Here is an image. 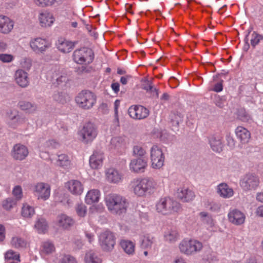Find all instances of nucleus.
I'll return each instance as SVG.
<instances>
[{"label":"nucleus","mask_w":263,"mask_h":263,"mask_svg":"<svg viewBox=\"0 0 263 263\" xmlns=\"http://www.w3.org/2000/svg\"><path fill=\"white\" fill-rule=\"evenodd\" d=\"M10 245L14 248L22 249L26 248L28 246V242L24 237L20 235H14L11 239Z\"/></svg>","instance_id":"bb28decb"},{"label":"nucleus","mask_w":263,"mask_h":263,"mask_svg":"<svg viewBox=\"0 0 263 263\" xmlns=\"http://www.w3.org/2000/svg\"><path fill=\"white\" fill-rule=\"evenodd\" d=\"M34 214V209L27 204H24L22 210V215L24 217H30Z\"/></svg>","instance_id":"a18cd8bd"},{"label":"nucleus","mask_w":263,"mask_h":263,"mask_svg":"<svg viewBox=\"0 0 263 263\" xmlns=\"http://www.w3.org/2000/svg\"><path fill=\"white\" fill-rule=\"evenodd\" d=\"M32 50L36 53H43L51 47V43L41 37L34 38L31 40L29 43Z\"/></svg>","instance_id":"9b49d317"},{"label":"nucleus","mask_w":263,"mask_h":263,"mask_svg":"<svg viewBox=\"0 0 263 263\" xmlns=\"http://www.w3.org/2000/svg\"><path fill=\"white\" fill-rule=\"evenodd\" d=\"M57 222L59 227L63 229H68L71 227L73 223V220L65 214H61L57 217Z\"/></svg>","instance_id":"7c9ffc66"},{"label":"nucleus","mask_w":263,"mask_h":263,"mask_svg":"<svg viewBox=\"0 0 263 263\" xmlns=\"http://www.w3.org/2000/svg\"><path fill=\"white\" fill-rule=\"evenodd\" d=\"M22 67L24 69L29 70L32 65L31 61L28 59H24V61L21 63Z\"/></svg>","instance_id":"13d9d810"},{"label":"nucleus","mask_w":263,"mask_h":263,"mask_svg":"<svg viewBox=\"0 0 263 263\" xmlns=\"http://www.w3.org/2000/svg\"><path fill=\"white\" fill-rule=\"evenodd\" d=\"M209 142L213 151L218 153L222 151L223 145L220 137H212Z\"/></svg>","instance_id":"c9c22d12"},{"label":"nucleus","mask_w":263,"mask_h":263,"mask_svg":"<svg viewBox=\"0 0 263 263\" xmlns=\"http://www.w3.org/2000/svg\"><path fill=\"white\" fill-rule=\"evenodd\" d=\"M105 175L107 181L112 183H118L121 182L123 179L122 174L114 168L107 169Z\"/></svg>","instance_id":"b1692460"},{"label":"nucleus","mask_w":263,"mask_h":263,"mask_svg":"<svg viewBox=\"0 0 263 263\" xmlns=\"http://www.w3.org/2000/svg\"><path fill=\"white\" fill-rule=\"evenodd\" d=\"M263 40V36L257 33L255 31L249 32L246 37V40L250 41L251 46L254 47L259 42Z\"/></svg>","instance_id":"72a5a7b5"},{"label":"nucleus","mask_w":263,"mask_h":263,"mask_svg":"<svg viewBox=\"0 0 263 263\" xmlns=\"http://www.w3.org/2000/svg\"><path fill=\"white\" fill-rule=\"evenodd\" d=\"M239 184L244 190H255L259 185V180L257 176L252 174H248L240 179Z\"/></svg>","instance_id":"f8f14e48"},{"label":"nucleus","mask_w":263,"mask_h":263,"mask_svg":"<svg viewBox=\"0 0 263 263\" xmlns=\"http://www.w3.org/2000/svg\"><path fill=\"white\" fill-rule=\"evenodd\" d=\"M120 106V101L117 100L114 102V111H115V121L116 122V124L119 125V120L118 116V108Z\"/></svg>","instance_id":"5fc2aeb1"},{"label":"nucleus","mask_w":263,"mask_h":263,"mask_svg":"<svg viewBox=\"0 0 263 263\" xmlns=\"http://www.w3.org/2000/svg\"><path fill=\"white\" fill-rule=\"evenodd\" d=\"M85 236L88 239V240L89 242H91L95 240V235L94 234L90 231H88L86 229H85L84 231Z\"/></svg>","instance_id":"bf43d9fd"},{"label":"nucleus","mask_w":263,"mask_h":263,"mask_svg":"<svg viewBox=\"0 0 263 263\" xmlns=\"http://www.w3.org/2000/svg\"><path fill=\"white\" fill-rule=\"evenodd\" d=\"M57 263H77L76 259L70 255L60 256Z\"/></svg>","instance_id":"de8ad7c7"},{"label":"nucleus","mask_w":263,"mask_h":263,"mask_svg":"<svg viewBox=\"0 0 263 263\" xmlns=\"http://www.w3.org/2000/svg\"><path fill=\"white\" fill-rule=\"evenodd\" d=\"M177 197L182 202H190L194 199L195 195L191 190L182 187L178 189Z\"/></svg>","instance_id":"a878e982"},{"label":"nucleus","mask_w":263,"mask_h":263,"mask_svg":"<svg viewBox=\"0 0 263 263\" xmlns=\"http://www.w3.org/2000/svg\"><path fill=\"white\" fill-rule=\"evenodd\" d=\"M133 153L135 155L142 157L145 154L146 152L141 146L136 145L133 148Z\"/></svg>","instance_id":"603ef678"},{"label":"nucleus","mask_w":263,"mask_h":263,"mask_svg":"<svg viewBox=\"0 0 263 263\" xmlns=\"http://www.w3.org/2000/svg\"><path fill=\"white\" fill-rule=\"evenodd\" d=\"M156 212L164 216L176 215L181 210V204L173 199L164 197L160 198L155 204Z\"/></svg>","instance_id":"f03ea898"},{"label":"nucleus","mask_w":263,"mask_h":263,"mask_svg":"<svg viewBox=\"0 0 263 263\" xmlns=\"http://www.w3.org/2000/svg\"><path fill=\"white\" fill-rule=\"evenodd\" d=\"M110 144L115 148L119 149L125 147V142L123 138L116 137L111 139Z\"/></svg>","instance_id":"a19ab883"},{"label":"nucleus","mask_w":263,"mask_h":263,"mask_svg":"<svg viewBox=\"0 0 263 263\" xmlns=\"http://www.w3.org/2000/svg\"><path fill=\"white\" fill-rule=\"evenodd\" d=\"M111 87L116 93H117L120 90V85L117 82L112 83Z\"/></svg>","instance_id":"69168bd1"},{"label":"nucleus","mask_w":263,"mask_h":263,"mask_svg":"<svg viewBox=\"0 0 263 263\" xmlns=\"http://www.w3.org/2000/svg\"><path fill=\"white\" fill-rule=\"evenodd\" d=\"M208 208L212 212H218L220 209V205L218 203L212 202L208 204Z\"/></svg>","instance_id":"4d7b16f0"},{"label":"nucleus","mask_w":263,"mask_h":263,"mask_svg":"<svg viewBox=\"0 0 263 263\" xmlns=\"http://www.w3.org/2000/svg\"><path fill=\"white\" fill-rule=\"evenodd\" d=\"M108 210L113 214H121L125 213L128 206L127 200L117 194H109L105 198Z\"/></svg>","instance_id":"7ed1b4c3"},{"label":"nucleus","mask_w":263,"mask_h":263,"mask_svg":"<svg viewBox=\"0 0 263 263\" xmlns=\"http://www.w3.org/2000/svg\"><path fill=\"white\" fill-rule=\"evenodd\" d=\"M99 243L104 251H110L116 243V238L113 233L108 230L102 231L98 236Z\"/></svg>","instance_id":"6e6552de"},{"label":"nucleus","mask_w":263,"mask_h":263,"mask_svg":"<svg viewBox=\"0 0 263 263\" xmlns=\"http://www.w3.org/2000/svg\"><path fill=\"white\" fill-rule=\"evenodd\" d=\"M76 42H72L65 39H59L56 43L57 49L62 53H68L74 47Z\"/></svg>","instance_id":"aec40b11"},{"label":"nucleus","mask_w":263,"mask_h":263,"mask_svg":"<svg viewBox=\"0 0 263 263\" xmlns=\"http://www.w3.org/2000/svg\"><path fill=\"white\" fill-rule=\"evenodd\" d=\"M14 80L16 83L22 88L27 87L30 83L28 73L21 69L15 71Z\"/></svg>","instance_id":"6ab92c4d"},{"label":"nucleus","mask_w":263,"mask_h":263,"mask_svg":"<svg viewBox=\"0 0 263 263\" xmlns=\"http://www.w3.org/2000/svg\"><path fill=\"white\" fill-rule=\"evenodd\" d=\"M147 166V160L143 157L132 159L129 164L130 171L136 173L144 172Z\"/></svg>","instance_id":"dca6fc26"},{"label":"nucleus","mask_w":263,"mask_h":263,"mask_svg":"<svg viewBox=\"0 0 263 263\" xmlns=\"http://www.w3.org/2000/svg\"><path fill=\"white\" fill-rule=\"evenodd\" d=\"M150 158L152 167L155 169H160L163 165L165 156L161 148L157 145H153L150 151Z\"/></svg>","instance_id":"9d476101"},{"label":"nucleus","mask_w":263,"mask_h":263,"mask_svg":"<svg viewBox=\"0 0 263 263\" xmlns=\"http://www.w3.org/2000/svg\"><path fill=\"white\" fill-rule=\"evenodd\" d=\"M41 251L42 253L49 254L55 251L54 245L50 241H46L43 243L42 245Z\"/></svg>","instance_id":"79ce46f5"},{"label":"nucleus","mask_w":263,"mask_h":263,"mask_svg":"<svg viewBox=\"0 0 263 263\" xmlns=\"http://www.w3.org/2000/svg\"><path fill=\"white\" fill-rule=\"evenodd\" d=\"M59 143L55 141L54 140H49L47 141L44 144V147L45 148V150L46 148H57L59 147Z\"/></svg>","instance_id":"3c124183"},{"label":"nucleus","mask_w":263,"mask_h":263,"mask_svg":"<svg viewBox=\"0 0 263 263\" xmlns=\"http://www.w3.org/2000/svg\"><path fill=\"white\" fill-rule=\"evenodd\" d=\"M217 192L221 197L224 198H229L234 194L233 189L226 183H221L218 186Z\"/></svg>","instance_id":"2f4dec72"},{"label":"nucleus","mask_w":263,"mask_h":263,"mask_svg":"<svg viewBox=\"0 0 263 263\" xmlns=\"http://www.w3.org/2000/svg\"><path fill=\"white\" fill-rule=\"evenodd\" d=\"M19 107L28 112H32L36 109V106L29 102L22 101L18 103Z\"/></svg>","instance_id":"ea45409f"},{"label":"nucleus","mask_w":263,"mask_h":263,"mask_svg":"<svg viewBox=\"0 0 263 263\" xmlns=\"http://www.w3.org/2000/svg\"><path fill=\"white\" fill-rule=\"evenodd\" d=\"M228 219L231 223L235 226H240L244 223L246 220V215L240 210L234 209L229 212Z\"/></svg>","instance_id":"2eb2a0df"},{"label":"nucleus","mask_w":263,"mask_h":263,"mask_svg":"<svg viewBox=\"0 0 263 263\" xmlns=\"http://www.w3.org/2000/svg\"><path fill=\"white\" fill-rule=\"evenodd\" d=\"M130 78H132V77L129 75L122 77L120 79V82L123 85H126L128 82V80Z\"/></svg>","instance_id":"338daca9"},{"label":"nucleus","mask_w":263,"mask_h":263,"mask_svg":"<svg viewBox=\"0 0 263 263\" xmlns=\"http://www.w3.org/2000/svg\"><path fill=\"white\" fill-rule=\"evenodd\" d=\"M13 194L17 199L22 197V190L20 186L17 185L14 187L13 190Z\"/></svg>","instance_id":"6e6d98bb"},{"label":"nucleus","mask_w":263,"mask_h":263,"mask_svg":"<svg viewBox=\"0 0 263 263\" xmlns=\"http://www.w3.org/2000/svg\"><path fill=\"white\" fill-rule=\"evenodd\" d=\"M222 89H223V85H222V81H221V82H219L217 83L216 84H215L214 85L213 88L211 90L215 92H218L221 91L222 90Z\"/></svg>","instance_id":"052dcab7"},{"label":"nucleus","mask_w":263,"mask_h":263,"mask_svg":"<svg viewBox=\"0 0 263 263\" xmlns=\"http://www.w3.org/2000/svg\"><path fill=\"white\" fill-rule=\"evenodd\" d=\"M14 23L9 17L0 15V33L4 34L9 33L14 27Z\"/></svg>","instance_id":"4be33fe9"},{"label":"nucleus","mask_w":263,"mask_h":263,"mask_svg":"<svg viewBox=\"0 0 263 263\" xmlns=\"http://www.w3.org/2000/svg\"><path fill=\"white\" fill-rule=\"evenodd\" d=\"M57 156V165L65 170H69L71 167V162L69 156L66 154H58Z\"/></svg>","instance_id":"cd10ccee"},{"label":"nucleus","mask_w":263,"mask_h":263,"mask_svg":"<svg viewBox=\"0 0 263 263\" xmlns=\"http://www.w3.org/2000/svg\"><path fill=\"white\" fill-rule=\"evenodd\" d=\"M104 153L101 151H95L89 158V165L92 169H99L103 165Z\"/></svg>","instance_id":"f3484780"},{"label":"nucleus","mask_w":263,"mask_h":263,"mask_svg":"<svg viewBox=\"0 0 263 263\" xmlns=\"http://www.w3.org/2000/svg\"><path fill=\"white\" fill-rule=\"evenodd\" d=\"M5 258L7 260H13L20 262V256L18 253L12 250H9L5 254Z\"/></svg>","instance_id":"c03bdc74"},{"label":"nucleus","mask_w":263,"mask_h":263,"mask_svg":"<svg viewBox=\"0 0 263 263\" xmlns=\"http://www.w3.org/2000/svg\"><path fill=\"white\" fill-rule=\"evenodd\" d=\"M35 4L41 8L58 6L63 3L64 0H33Z\"/></svg>","instance_id":"473e14b6"},{"label":"nucleus","mask_w":263,"mask_h":263,"mask_svg":"<svg viewBox=\"0 0 263 263\" xmlns=\"http://www.w3.org/2000/svg\"><path fill=\"white\" fill-rule=\"evenodd\" d=\"M100 197V192L97 189H92L87 192L85 201L87 204H91L98 202Z\"/></svg>","instance_id":"c85d7f7f"},{"label":"nucleus","mask_w":263,"mask_h":263,"mask_svg":"<svg viewBox=\"0 0 263 263\" xmlns=\"http://www.w3.org/2000/svg\"><path fill=\"white\" fill-rule=\"evenodd\" d=\"M98 133L97 126L93 123L89 122L83 125L78 134L81 141L88 144L91 143L96 138Z\"/></svg>","instance_id":"423d86ee"},{"label":"nucleus","mask_w":263,"mask_h":263,"mask_svg":"<svg viewBox=\"0 0 263 263\" xmlns=\"http://www.w3.org/2000/svg\"><path fill=\"white\" fill-rule=\"evenodd\" d=\"M180 252L186 255H192L200 252L203 248L201 242L195 239H184L178 245Z\"/></svg>","instance_id":"39448f33"},{"label":"nucleus","mask_w":263,"mask_h":263,"mask_svg":"<svg viewBox=\"0 0 263 263\" xmlns=\"http://www.w3.org/2000/svg\"><path fill=\"white\" fill-rule=\"evenodd\" d=\"M10 121H9V125L12 128H15L18 125L22 123L23 121V119H21L19 116L16 115L15 112L12 117L9 116Z\"/></svg>","instance_id":"49530a36"},{"label":"nucleus","mask_w":263,"mask_h":263,"mask_svg":"<svg viewBox=\"0 0 263 263\" xmlns=\"http://www.w3.org/2000/svg\"><path fill=\"white\" fill-rule=\"evenodd\" d=\"M28 148L26 146L17 144L13 146L11 155L14 159L23 160L28 156Z\"/></svg>","instance_id":"412c9836"},{"label":"nucleus","mask_w":263,"mask_h":263,"mask_svg":"<svg viewBox=\"0 0 263 263\" xmlns=\"http://www.w3.org/2000/svg\"><path fill=\"white\" fill-rule=\"evenodd\" d=\"M172 263H186V262L182 257H178L175 258Z\"/></svg>","instance_id":"774afa93"},{"label":"nucleus","mask_w":263,"mask_h":263,"mask_svg":"<svg viewBox=\"0 0 263 263\" xmlns=\"http://www.w3.org/2000/svg\"><path fill=\"white\" fill-rule=\"evenodd\" d=\"M38 20L41 26L44 28L51 26L55 21L53 14L46 10L39 13Z\"/></svg>","instance_id":"a211bd4d"},{"label":"nucleus","mask_w":263,"mask_h":263,"mask_svg":"<svg viewBox=\"0 0 263 263\" xmlns=\"http://www.w3.org/2000/svg\"><path fill=\"white\" fill-rule=\"evenodd\" d=\"M8 48V45L6 42L3 40H0V52H4Z\"/></svg>","instance_id":"0e129e2a"},{"label":"nucleus","mask_w":263,"mask_h":263,"mask_svg":"<svg viewBox=\"0 0 263 263\" xmlns=\"http://www.w3.org/2000/svg\"><path fill=\"white\" fill-rule=\"evenodd\" d=\"M76 212L80 217H84L87 213V207L84 204L81 203L77 205L76 208Z\"/></svg>","instance_id":"09e8293b"},{"label":"nucleus","mask_w":263,"mask_h":263,"mask_svg":"<svg viewBox=\"0 0 263 263\" xmlns=\"http://www.w3.org/2000/svg\"><path fill=\"white\" fill-rule=\"evenodd\" d=\"M179 233L175 229H171L165 232L164 235L165 241L170 242H174L179 238Z\"/></svg>","instance_id":"e433bc0d"},{"label":"nucleus","mask_w":263,"mask_h":263,"mask_svg":"<svg viewBox=\"0 0 263 263\" xmlns=\"http://www.w3.org/2000/svg\"><path fill=\"white\" fill-rule=\"evenodd\" d=\"M129 116L133 119L141 120L146 118L149 115V110L142 105H132L128 110Z\"/></svg>","instance_id":"4468645a"},{"label":"nucleus","mask_w":263,"mask_h":263,"mask_svg":"<svg viewBox=\"0 0 263 263\" xmlns=\"http://www.w3.org/2000/svg\"><path fill=\"white\" fill-rule=\"evenodd\" d=\"M15 203L16 201L15 200L11 198H9L3 201V206L5 209L9 210L11 209Z\"/></svg>","instance_id":"8fccbe9b"},{"label":"nucleus","mask_w":263,"mask_h":263,"mask_svg":"<svg viewBox=\"0 0 263 263\" xmlns=\"http://www.w3.org/2000/svg\"><path fill=\"white\" fill-rule=\"evenodd\" d=\"M48 77L54 84L59 85L67 80L66 73L58 66H54L48 72Z\"/></svg>","instance_id":"ddd939ff"},{"label":"nucleus","mask_w":263,"mask_h":263,"mask_svg":"<svg viewBox=\"0 0 263 263\" xmlns=\"http://www.w3.org/2000/svg\"><path fill=\"white\" fill-rule=\"evenodd\" d=\"M237 117L239 120L244 122H248L251 120L250 115L243 108L238 110Z\"/></svg>","instance_id":"37998d69"},{"label":"nucleus","mask_w":263,"mask_h":263,"mask_svg":"<svg viewBox=\"0 0 263 263\" xmlns=\"http://www.w3.org/2000/svg\"><path fill=\"white\" fill-rule=\"evenodd\" d=\"M155 241V239L154 237L150 234H146L142 237L141 246L144 249L151 248Z\"/></svg>","instance_id":"58836bf2"},{"label":"nucleus","mask_w":263,"mask_h":263,"mask_svg":"<svg viewBox=\"0 0 263 263\" xmlns=\"http://www.w3.org/2000/svg\"><path fill=\"white\" fill-rule=\"evenodd\" d=\"M255 215L259 217H263V205L258 206L255 211Z\"/></svg>","instance_id":"680f3d73"},{"label":"nucleus","mask_w":263,"mask_h":263,"mask_svg":"<svg viewBox=\"0 0 263 263\" xmlns=\"http://www.w3.org/2000/svg\"><path fill=\"white\" fill-rule=\"evenodd\" d=\"M49 227L46 220L43 217H38L34 224V229L39 234H45L48 230Z\"/></svg>","instance_id":"c756f323"},{"label":"nucleus","mask_w":263,"mask_h":263,"mask_svg":"<svg viewBox=\"0 0 263 263\" xmlns=\"http://www.w3.org/2000/svg\"><path fill=\"white\" fill-rule=\"evenodd\" d=\"M68 191L73 195H80L84 190L82 183L78 180H70L66 184Z\"/></svg>","instance_id":"5701e85b"},{"label":"nucleus","mask_w":263,"mask_h":263,"mask_svg":"<svg viewBox=\"0 0 263 263\" xmlns=\"http://www.w3.org/2000/svg\"><path fill=\"white\" fill-rule=\"evenodd\" d=\"M85 263H101L102 260L97 254L92 251L87 252L85 254Z\"/></svg>","instance_id":"4c0bfd02"},{"label":"nucleus","mask_w":263,"mask_h":263,"mask_svg":"<svg viewBox=\"0 0 263 263\" xmlns=\"http://www.w3.org/2000/svg\"><path fill=\"white\" fill-rule=\"evenodd\" d=\"M14 60V57L10 54H0V61L3 63H10Z\"/></svg>","instance_id":"864d4df0"},{"label":"nucleus","mask_w":263,"mask_h":263,"mask_svg":"<svg viewBox=\"0 0 263 263\" xmlns=\"http://www.w3.org/2000/svg\"><path fill=\"white\" fill-rule=\"evenodd\" d=\"M75 101L79 107L83 110H89L96 104L97 96L90 90H83L78 94Z\"/></svg>","instance_id":"20e7f679"},{"label":"nucleus","mask_w":263,"mask_h":263,"mask_svg":"<svg viewBox=\"0 0 263 263\" xmlns=\"http://www.w3.org/2000/svg\"><path fill=\"white\" fill-rule=\"evenodd\" d=\"M130 185L134 194L139 197L153 194L157 187L156 181L148 177L135 178L131 181Z\"/></svg>","instance_id":"f257e3e1"},{"label":"nucleus","mask_w":263,"mask_h":263,"mask_svg":"<svg viewBox=\"0 0 263 263\" xmlns=\"http://www.w3.org/2000/svg\"><path fill=\"white\" fill-rule=\"evenodd\" d=\"M54 99L57 101L63 103L65 100L63 99V95L62 93H58L54 95Z\"/></svg>","instance_id":"e2e57ef3"},{"label":"nucleus","mask_w":263,"mask_h":263,"mask_svg":"<svg viewBox=\"0 0 263 263\" xmlns=\"http://www.w3.org/2000/svg\"><path fill=\"white\" fill-rule=\"evenodd\" d=\"M120 246L124 252L129 254H133L135 252V245L130 240H122L120 241Z\"/></svg>","instance_id":"f704fd0d"},{"label":"nucleus","mask_w":263,"mask_h":263,"mask_svg":"<svg viewBox=\"0 0 263 263\" xmlns=\"http://www.w3.org/2000/svg\"><path fill=\"white\" fill-rule=\"evenodd\" d=\"M34 196L39 200L46 201L50 196L51 188L49 184L45 182H37L32 186Z\"/></svg>","instance_id":"1a4fd4ad"},{"label":"nucleus","mask_w":263,"mask_h":263,"mask_svg":"<svg viewBox=\"0 0 263 263\" xmlns=\"http://www.w3.org/2000/svg\"><path fill=\"white\" fill-rule=\"evenodd\" d=\"M93 53L88 48L83 47L75 50L72 54L73 61L80 65H88L92 62Z\"/></svg>","instance_id":"0eeeda50"},{"label":"nucleus","mask_w":263,"mask_h":263,"mask_svg":"<svg viewBox=\"0 0 263 263\" xmlns=\"http://www.w3.org/2000/svg\"><path fill=\"white\" fill-rule=\"evenodd\" d=\"M235 133L237 138L241 143L246 144L249 142L251 138V133L246 128L239 126L235 129Z\"/></svg>","instance_id":"393cba45"}]
</instances>
